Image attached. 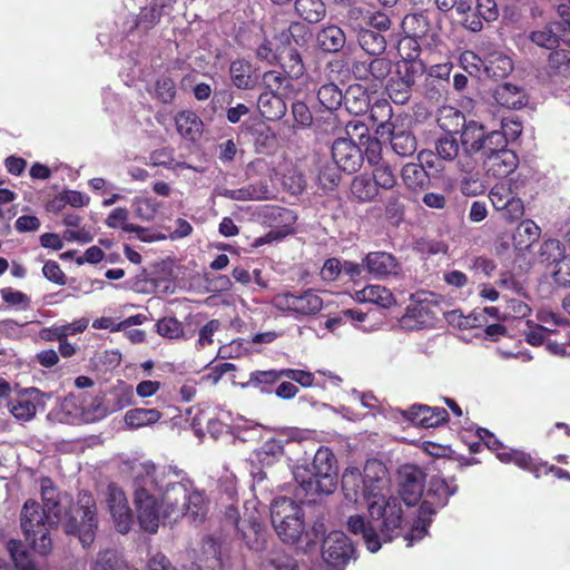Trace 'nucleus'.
Returning a JSON list of instances; mask_svg holds the SVG:
<instances>
[{
  "instance_id": "5701e85b",
  "label": "nucleus",
  "mask_w": 570,
  "mask_h": 570,
  "mask_svg": "<svg viewBox=\"0 0 570 570\" xmlns=\"http://www.w3.org/2000/svg\"><path fill=\"white\" fill-rule=\"evenodd\" d=\"M315 43L324 53H337L346 43V35L341 27L328 23L317 30Z\"/></svg>"
},
{
  "instance_id": "ea45409f",
  "label": "nucleus",
  "mask_w": 570,
  "mask_h": 570,
  "mask_svg": "<svg viewBox=\"0 0 570 570\" xmlns=\"http://www.w3.org/2000/svg\"><path fill=\"white\" fill-rule=\"evenodd\" d=\"M402 29L407 37H425L430 30L428 16L423 12L406 14L402 20Z\"/></svg>"
},
{
  "instance_id": "de8ad7c7",
  "label": "nucleus",
  "mask_w": 570,
  "mask_h": 570,
  "mask_svg": "<svg viewBox=\"0 0 570 570\" xmlns=\"http://www.w3.org/2000/svg\"><path fill=\"white\" fill-rule=\"evenodd\" d=\"M320 104L327 110H336L343 104V92L333 81L322 85L317 91Z\"/></svg>"
},
{
  "instance_id": "79ce46f5",
  "label": "nucleus",
  "mask_w": 570,
  "mask_h": 570,
  "mask_svg": "<svg viewBox=\"0 0 570 570\" xmlns=\"http://www.w3.org/2000/svg\"><path fill=\"white\" fill-rule=\"evenodd\" d=\"M440 128L446 134L453 135L462 130L466 124L464 114L453 107L443 108L438 118Z\"/></svg>"
},
{
  "instance_id": "f257e3e1",
  "label": "nucleus",
  "mask_w": 570,
  "mask_h": 570,
  "mask_svg": "<svg viewBox=\"0 0 570 570\" xmlns=\"http://www.w3.org/2000/svg\"><path fill=\"white\" fill-rule=\"evenodd\" d=\"M342 490L346 500L357 503L361 499L367 503L368 519L364 515H351L348 530L361 534L367 549L376 552L382 541L390 542L400 535L403 524L401 499L393 495L386 466L371 459L364 464L363 472L355 466L345 469L342 475Z\"/></svg>"
},
{
  "instance_id": "393cba45",
  "label": "nucleus",
  "mask_w": 570,
  "mask_h": 570,
  "mask_svg": "<svg viewBox=\"0 0 570 570\" xmlns=\"http://www.w3.org/2000/svg\"><path fill=\"white\" fill-rule=\"evenodd\" d=\"M495 101L508 109H521L528 104V95L522 87L504 82L493 94Z\"/></svg>"
},
{
  "instance_id": "39448f33",
  "label": "nucleus",
  "mask_w": 570,
  "mask_h": 570,
  "mask_svg": "<svg viewBox=\"0 0 570 570\" xmlns=\"http://www.w3.org/2000/svg\"><path fill=\"white\" fill-rule=\"evenodd\" d=\"M293 474L304 495L332 494L338 481L335 455L328 448H320L312 463L296 466Z\"/></svg>"
},
{
  "instance_id": "7c9ffc66",
  "label": "nucleus",
  "mask_w": 570,
  "mask_h": 570,
  "mask_svg": "<svg viewBox=\"0 0 570 570\" xmlns=\"http://www.w3.org/2000/svg\"><path fill=\"white\" fill-rule=\"evenodd\" d=\"M356 298L360 302L372 303L383 308H390L396 304L392 292L381 285H368L356 292Z\"/></svg>"
},
{
  "instance_id": "473e14b6",
  "label": "nucleus",
  "mask_w": 570,
  "mask_h": 570,
  "mask_svg": "<svg viewBox=\"0 0 570 570\" xmlns=\"http://www.w3.org/2000/svg\"><path fill=\"white\" fill-rule=\"evenodd\" d=\"M161 419V413L156 409L135 407L125 413L124 422L130 430L150 426Z\"/></svg>"
},
{
  "instance_id": "0e129e2a",
  "label": "nucleus",
  "mask_w": 570,
  "mask_h": 570,
  "mask_svg": "<svg viewBox=\"0 0 570 570\" xmlns=\"http://www.w3.org/2000/svg\"><path fill=\"white\" fill-rule=\"evenodd\" d=\"M370 61V79L382 83L392 71V61L385 57H379Z\"/></svg>"
},
{
  "instance_id": "c85d7f7f",
  "label": "nucleus",
  "mask_w": 570,
  "mask_h": 570,
  "mask_svg": "<svg viewBox=\"0 0 570 570\" xmlns=\"http://www.w3.org/2000/svg\"><path fill=\"white\" fill-rule=\"evenodd\" d=\"M175 122L177 131L185 139L195 141L203 132V121L194 111L184 110L178 112Z\"/></svg>"
},
{
  "instance_id": "4c0bfd02",
  "label": "nucleus",
  "mask_w": 570,
  "mask_h": 570,
  "mask_svg": "<svg viewBox=\"0 0 570 570\" xmlns=\"http://www.w3.org/2000/svg\"><path fill=\"white\" fill-rule=\"evenodd\" d=\"M401 178L404 185L412 190L422 189L429 183L428 171L417 163L405 164L401 170Z\"/></svg>"
},
{
  "instance_id": "69168bd1",
  "label": "nucleus",
  "mask_w": 570,
  "mask_h": 570,
  "mask_svg": "<svg viewBox=\"0 0 570 570\" xmlns=\"http://www.w3.org/2000/svg\"><path fill=\"white\" fill-rule=\"evenodd\" d=\"M0 296L4 303L20 309H27L31 303L28 295L11 287L1 288Z\"/></svg>"
},
{
  "instance_id": "774afa93",
  "label": "nucleus",
  "mask_w": 570,
  "mask_h": 570,
  "mask_svg": "<svg viewBox=\"0 0 570 570\" xmlns=\"http://www.w3.org/2000/svg\"><path fill=\"white\" fill-rule=\"evenodd\" d=\"M551 276L556 284L570 286V255H566L552 265Z\"/></svg>"
},
{
  "instance_id": "09e8293b",
  "label": "nucleus",
  "mask_w": 570,
  "mask_h": 570,
  "mask_svg": "<svg viewBox=\"0 0 570 570\" xmlns=\"http://www.w3.org/2000/svg\"><path fill=\"white\" fill-rule=\"evenodd\" d=\"M351 193L358 202H371L379 195V189L372 178L360 175L354 177Z\"/></svg>"
},
{
  "instance_id": "13d9d810",
  "label": "nucleus",
  "mask_w": 570,
  "mask_h": 570,
  "mask_svg": "<svg viewBox=\"0 0 570 570\" xmlns=\"http://www.w3.org/2000/svg\"><path fill=\"white\" fill-rule=\"evenodd\" d=\"M156 332L166 338L185 337L183 324L175 317H164L156 323Z\"/></svg>"
},
{
  "instance_id": "338daca9",
  "label": "nucleus",
  "mask_w": 570,
  "mask_h": 570,
  "mask_svg": "<svg viewBox=\"0 0 570 570\" xmlns=\"http://www.w3.org/2000/svg\"><path fill=\"white\" fill-rule=\"evenodd\" d=\"M460 63L471 76L480 78L483 75L484 59H481L473 51H464L460 57Z\"/></svg>"
},
{
  "instance_id": "c9c22d12",
  "label": "nucleus",
  "mask_w": 570,
  "mask_h": 570,
  "mask_svg": "<svg viewBox=\"0 0 570 570\" xmlns=\"http://www.w3.org/2000/svg\"><path fill=\"white\" fill-rule=\"evenodd\" d=\"M285 377L282 370L254 371L249 374V380L243 383V387H256L262 393H272L271 386Z\"/></svg>"
},
{
  "instance_id": "9d476101",
  "label": "nucleus",
  "mask_w": 570,
  "mask_h": 570,
  "mask_svg": "<svg viewBox=\"0 0 570 570\" xmlns=\"http://www.w3.org/2000/svg\"><path fill=\"white\" fill-rule=\"evenodd\" d=\"M521 184L513 179L497 183L489 193V199L493 207L502 212L504 219L509 222L521 218L524 214V205L519 197Z\"/></svg>"
},
{
  "instance_id": "dca6fc26",
  "label": "nucleus",
  "mask_w": 570,
  "mask_h": 570,
  "mask_svg": "<svg viewBox=\"0 0 570 570\" xmlns=\"http://www.w3.org/2000/svg\"><path fill=\"white\" fill-rule=\"evenodd\" d=\"M424 474L413 464H404L399 469V487L402 501L414 505L423 494Z\"/></svg>"
},
{
  "instance_id": "49530a36",
  "label": "nucleus",
  "mask_w": 570,
  "mask_h": 570,
  "mask_svg": "<svg viewBox=\"0 0 570 570\" xmlns=\"http://www.w3.org/2000/svg\"><path fill=\"white\" fill-rule=\"evenodd\" d=\"M278 62L291 78L297 79L304 75L305 66L303 59L301 53L294 48L284 49Z\"/></svg>"
},
{
  "instance_id": "b1692460",
  "label": "nucleus",
  "mask_w": 570,
  "mask_h": 570,
  "mask_svg": "<svg viewBox=\"0 0 570 570\" xmlns=\"http://www.w3.org/2000/svg\"><path fill=\"white\" fill-rule=\"evenodd\" d=\"M405 414L412 423L424 428L436 426L448 419V413L444 409L430 407L428 405H412Z\"/></svg>"
},
{
  "instance_id": "72a5a7b5",
  "label": "nucleus",
  "mask_w": 570,
  "mask_h": 570,
  "mask_svg": "<svg viewBox=\"0 0 570 570\" xmlns=\"http://www.w3.org/2000/svg\"><path fill=\"white\" fill-rule=\"evenodd\" d=\"M540 232V227L533 220H522L512 235L513 246L518 250L528 249L539 238Z\"/></svg>"
},
{
  "instance_id": "20e7f679",
  "label": "nucleus",
  "mask_w": 570,
  "mask_h": 570,
  "mask_svg": "<svg viewBox=\"0 0 570 570\" xmlns=\"http://www.w3.org/2000/svg\"><path fill=\"white\" fill-rule=\"evenodd\" d=\"M168 485H170V495H167V513L171 515L174 522L185 515L195 523L203 522L209 511L206 493L195 488L186 473L176 466H173Z\"/></svg>"
},
{
  "instance_id": "58836bf2",
  "label": "nucleus",
  "mask_w": 570,
  "mask_h": 570,
  "mask_svg": "<svg viewBox=\"0 0 570 570\" xmlns=\"http://www.w3.org/2000/svg\"><path fill=\"white\" fill-rule=\"evenodd\" d=\"M357 41L360 47L370 56H380L386 49L385 37L370 29H361Z\"/></svg>"
},
{
  "instance_id": "423d86ee",
  "label": "nucleus",
  "mask_w": 570,
  "mask_h": 570,
  "mask_svg": "<svg viewBox=\"0 0 570 570\" xmlns=\"http://www.w3.org/2000/svg\"><path fill=\"white\" fill-rule=\"evenodd\" d=\"M456 491L458 485L454 480H445L441 476L430 479L419 509L417 520L414 522L411 533L405 537L409 547L413 544L414 540H420L426 534L432 515L436 513L438 509L444 508Z\"/></svg>"
},
{
  "instance_id": "6ab92c4d",
  "label": "nucleus",
  "mask_w": 570,
  "mask_h": 570,
  "mask_svg": "<svg viewBox=\"0 0 570 570\" xmlns=\"http://www.w3.org/2000/svg\"><path fill=\"white\" fill-rule=\"evenodd\" d=\"M226 517L240 532L243 540L250 550L259 551L265 547V532L261 522L256 519L239 522L237 511L229 507Z\"/></svg>"
},
{
  "instance_id": "2eb2a0df",
  "label": "nucleus",
  "mask_w": 570,
  "mask_h": 570,
  "mask_svg": "<svg viewBox=\"0 0 570 570\" xmlns=\"http://www.w3.org/2000/svg\"><path fill=\"white\" fill-rule=\"evenodd\" d=\"M354 549L350 539L341 531L330 532L323 539L322 557L323 560L335 568L344 566L353 556Z\"/></svg>"
},
{
  "instance_id": "ddd939ff",
  "label": "nucleus",
  "mask_w": 570,
  "mask_h": 570,
  "mask_svg": "<svg viewBox=\"0 0 570 570\" xmlns=\"http://www.w3.org/2000/svg\"><path fill=\"white\" fill-rule=\"evenodd\" d=\"M105 502L119 533H127L134 524V514L126 493L121 488L111 483L105 492Z\"/></svg>"
},
{
  "instance_id": "7ed1b4c3",
  "label": "nucleus",
  "mask_w": 570,
  "mask_h": 570,
  "mask_svg": "<svg viewBox=\"0 0 570 570\" xmlns=\"http://www.w3.org/2000/svg\"><path fill=\"white\" fill-rule=\"evenodd\" d=\"M40 490L43 508L38 502L28 500L21 511V528L31 548L45 556L52 547L50 529L62 521L65 507L49 478L40 480Z\"/></svg>"
},
{
  "instance_id": "412c9836",
  "label": "nucleus",
  "mask_w": 570,
  "mask_h": 570,
  "mask_svg": "<svg viewBox=\"0 0 570 570\" xmlns=\"http://www.w3.org/2000/svg\"><path fill=\"white\" fill-rule=\"evenodd\" d=\"M366 271L376 278L396 276L401 272L397 259L386 252H372L363 258Z\"/></svg>"
},
{
  "instance_id": "5fc2aeb1",
  "label": "nucleus",
  "mask_w": 570,
  "mask_h": 570,
  "mask_svg": "<svg viewBox=\"0 0 570 570\" xmlns=\"http://www.w3.org/2000/svg\"><path fill=\"white\" fill-rule=\"evenodd\" d=\"M265 570H297L295 560L282 550L269 551L264 561Z\"/></svg>"
},
{
  "instance_id": "f3484780",
  "label": "nucleus",
  "mask_w": 570,
  "mask_h": 570,
  "mask_svg": "<svg viewBox=\"0 0 570 570\" xmlns=\"http://www.w3.org/2000/svg\"><path fill=\"white\" fill-rule=\"evenodd\" d=\"M265 217L271 219V224L275 228L269 230L264 237L257 238L255 242L257 246L282 239L293 233L296 216L291 209L275 206L266 207Z\"/></svg>"
},
{
  "instance_id": "bb28decb",
  "label": "nucleus",
  "mask_w": 570,
  "mask_h": 570,
  "mask_svg": "<svg viewBox=\"0 0 570 570\" xmlns=\"http://www.w3.org/2000/svg\"><path fill=\"white\" fill-rule=\"evenodd\" d=\"M294 13L303 21L314 24L325 19L327 10L323 0H294Z\"/></svg>"
},
{
  "instance_id": "f03ea898",
  "label": "nucleus",
  "mask_w": 570,
  "mask_h": 570,
  "mask_svg": "<svg viewBox=\"0 0 570 570\" xmlns=\"http://www.w3.org/2000/svg\"><path fill=\"white\" fill-rule=\"evenodd\" d=\"M137 520L147 532L155 533L161 523L173 522L167 513L168 480L173 466H157L151 461L135 460L129 465Z\"/></svg>"
},
{
  "instance_id": "f8f14e48",
  "label": "nucleus",
  "mask_w": 570,
  "mask_h": 570,
  "mask_svg": "<svg viewBox=\"0 0 570 570\" xmlns=\"http://www.w3.org/2000/svg\"><path fill=\"white\" fill-rule=\"evenodd\" d=\"M50 397V394L43 393L39 389H23L8 402V410L16 420L28 422L36 416L39 410H45L46 401Z\"/></svg>"
},
{
  "instance_id": "603ef678",
  "label": "nucleus",
  "mask_w": 570,
  "mask_h": 570,
  "mask_svg": "<svg viewBox=\"0 0 570 570\" xmlns=\"http://www.w3.org/2000/svg\"><path fill=\"white\" fill-rule=\"evenodd\" d=\"M507 146L508 139L505 138V134H502L500 130L488 131L478 154H481L484 159L488 156L501 153Z\"/></svg>"
},
{
  "instance_id": "a19ab883",
  "label": "nucleus",
  "mask_w": 570,
  "mask_h": 570,
  "mask_svg": "<svg viewBox=\"0 0 570 570\" xmlns=\"http://www.w3.org/2000/svg\"><path fill=\"white\" fill-rule=\"evenodd\" d=\"M558 29V22H549L542 28L531 31L529 39L538 47L554 49L559 45Z\"/></svg>"
},
{
  "instance_id": "6e6552de",
  "label": "nucleus",
  "mask_w": 570,
  "mask_h": 570,
  "mask_svg": "<svg viewBox=\"0 0 570 570\" xmlns=\"http://www.w3.org/2000/svg\"><path fill=\"white\" fill-rule=\"evenodd\" d=\"M271 519L276 534L285 543H296L305 532L303 510L291 498L282 497L273 500Z\"/></svg>"
},
{
  "instance_id": "680f3d73",
  "label": "nucleus",
  "mask_w": 570,
  "mask_h": 570,
  "mask_svg": "<svg viewBox=\"0 0 570 570\" xmlns=\"http://www.w3.org/2000/svg\"><path fill=\"white\" fill-rule=\"evenodd\" d=\"M283 451L282 442L271 439L257 450L256 456L263 464H272L275 459L282 456Z\"/></svg>"
},
{
  "instance_id": "4468645a",
  "label": "nucleus",
  "mask_w": 570,
  "mask_h": 570,
  "mask_svg": "<svg viewBox=\"0 0 570 570\" xmlns=\"http://www.w3.org/2000/svg\"><path fill=\"white\" fill-rule=\"evenodd\" d=\"M376 135L384 140H389L393 151L407 157L416 150V138L411 130L391 121H383L377 126Z\"/></svg>"
},
{
  "instance_id": "1a4fd4ad",
  "label": "nucleus",
  "mask_w": 570,
  "mask_h": 570,
  "mask_svg": "<svg viewBox=\"0 0 570 570\" xmlns=\"http://www.w3.org/2000/svg\"><path fill=\"white\" fill-rule=\"evenodd\" d=\"M272 305L281 312L301 318L317 314L323 308V298L314 289L299 293L284 292L274 295Z\"/></svg>"
},
{
  "instance_id": "bf43d9fd",
  "label": "nucleus",
  "mask_w": 570,
  "mask_h": 570,
  "mask_svg": "<svg viewBox=\"0 0 570 570\" xmlns=\"http://www.w3.org/2000/svg\"><path fill=\"white\" fill-rule=\"evenodd\" d=\"M548 66L553 75L567 76L570 73V52L557 50L549 55Z\"/></svg>"
},
{
  "instance_id": "e2e57ef3",
  "label": "nucleus",
  "mask_w": 570,
  "mask_h": 570,
  "mask_svg": "<svg viewBox=\"0 0 570 570\" xmlns=\"http://www.w3.org/2000/svg\"><path fill=\"white\" fill-rule=\"evenodd\" d=\"M83 412L91 421H98L110 414L107 401L102 396H95L83 404Z\"/></svg>"
},
{
  "instance_id": "a211bd4d",
  "label": "nucleus",
  "mask_w": 570,
  "mask_h": 570,
  "mask_svg": "<svg viewBox=\"0 0 570 570\" xmlns=\"http://www.w3.org/2000/svg\"><path fill=\"white\" fill-rule=\"evenodd\" d=\"M332 158L343 171L353 174L357 171L363 163L361 148L352 139L341 137L332 145Z\"/></svg>"
},
{
  "instance_id": "864d4df0",
  "label": "nucleus",
  "mask_w": 570,
  "mask_h": 570,
  "mask_svg": "<svg viewBox=\"0 0 570 570\" xmlns=\"http://www.w3.org/2000/svg\"><path fill=\"white\" fill-rule=\"evenodd\" d=\"M564 256V247L558 239H547L539 248L540 262L551 266Z\"/></svg>"
},
{
  "instance_id": "0eeeda50",
  "label": "nucleus",
  "mask_w": 570,
  "mask_h": 570,
  "mask_svg": "<svg viewBox=\"0 0 570 570\" xmlns=\"http://www.w3.org/2000/svg\"><path fill=\"white\" fill-rule=\"evenodd\" d=\"M63 530L77 535L83 548L92 544L98 528L97 507L94 497L87 492L79 493L76 505L70 512L62 513Z\"/></svg>"
},
{
  "instance_id": "aec40b11",
  "label": "nucleus",
  "mask_w": 570,
  "mask_h": 570,
  "mask_svg": "<svg viewBox=\"0 0 570 570\" xmlns=\"http://www.w3.org/2000/svg\"><path fill=\"white\" fill-rule=\"evenodd\" d=\"M459 170L463 174L461 179V191L465 196H478L487 190V185L481 179L480 173L475 170L476 159L471 155H461Z\"/></svg>"
},
{
  "instance_id": "9b49d317",
  "label": "nucleus",
  "mask_w": 570,
  "mask_h": 570,
  "mask_svg": "<svg viewBox=\"0 0 570 570\" xmlns=\"http://www.w3.org/2000/svg\"><path fill=\"white\" fill-rule=\"evenodd\" d=\"M424 72L425 65L423 62L399 65L396 75L386 85L390 99L397 105L406 104L411 98L413 86Z\"/></svg>"
},
{
  "instance_id": "052dcab7",
  "label": "nucleus",
  "mask_w": 570,
  "mask_h": 570,
  "mask_svg": "<svg viewBox=\"0 0 570 570\" xmlns=\"http://www.w3.org/2000/svg\"><path fill=\"white\" fill-rule=\"evenodd\" d=\"M399 51L404 60L402 63L423 62L417 59L421 52L419 38L405 36L399 43Z\"/></svg>"
},
{
  "instance_id": "8fccbe9b",
  "label": "nucleus",
  "mask_w": 570,
  "mask_h": 570,
  "mask_svg": "<svg viewBox=\"0 0 570 570\" xmlns=\"http://www.w3.org/2000/svg\"><path fill=\"white\" fill-rule=\"evenodd\" d=\"M91 570H135L115 550L101 551Z\"/></svg>"
},
{
  "instance_id": "4be33fe9",
  "label": "nucleus",
  "mask_w": 570,
  "mask_h": 570,
  "mask_svg": "<svg viewBox=\"0 0 570 570\" xmlns=\"http://www.w3.org/2000/svg\"><path fill=\"white\" fill-rule=\"evenodd\" d=\"M519 165V158L514 151L503 148L501 153L488 156L483 159L485 174L493 178L507 177L513 173Z\"/></svg>"
},
{
  "instance_id": "cd10ccee",
  "label": "nucleus",
  "mask_w": 570,
  "mask_h": 570,
  "mask_svg": "<svg viewBox=\"0 0 570 570\" xmlns=\"http://www.w3.org/2000/svg\"><path fill=\"white\" fill-rule=\"evenodd\" d=\"M261 115L271 121L278 120L286 114V104L281 95L262 92L257 100Z\"/></svg>"
},
{
  "instance_id": "c03bdc74",
  "label": "nucleus",
  "mask_w": 570,
  "mask_h": 570,
  "mask_svg": "<svg viewBox=\"0 0 570 570\" xmlns=\"http://www.w3.org/2000/svg\"><path fill=\"white\" fill-rule=\"evenodd\" d=\"M252 66L244 60L233 61L229 68L230 78L234 86L238 89H252L255 86V79L250 75Z\"/></svg>"
},
{
  "instance_id": "c756f323",
  "label": "nucleus",
  "mask_w": 570,
  "mask_h": 570,
  "mask_svg": "<svg viewBox=\"0 0 570 570\" xmlns=\"http://www.w3.org/2000/svg\"><path fill=\"white\" fill-rule=\"evenodd\" d=\"M220 196L233 200H262L269 197V189L266 184H250L238 189L224 188L218 193Z\"/></svg>"
},
{
  "instance_id": "3c124183",
  "label": "nucleus",
  "mask_w": 570,
  "mask_h": 570,
  "mask_svg": "<svg viewBox=\"0 0 570 570\" xmlns=\"http://www.w3.org/2000/svg\"><path fill=\"white\" fill-rule=\"evenodd\" d=\"M307 36L306 27L301 22L294 21L291 22L287 29L282 30L276 36V40L284 46L291 45V40H293L296 46L302 47L306 45Z\"/></svg>"
},
{
  "instance_id": "4d7b16f0",
  "label": "nucleus",
  "mask_w": 570,
  "mask_h": 570,
  "mask_svg": "<svg viewBox=\"0 0 570 570\" xmlns=\"http://www.w3.org/2000/svg\"><path fill=\"white\" fill-rule=\"evenodd\" d=\"M373 183L377 185V189H392L396 185V175L393 168L387 163H380L375 165L372 174Z\"/></svg>"
},
{
  "instance_id": "37998d69",
  "label": "nucleus",
  "mask_w": 570,
  "mask_h": 570,
  "mask_svg": "<svg viewBox=\"0 0 570 570\" xmlns=\"http://www.w3.org/2000/svg\"><path fill=\"white\" fill-rule=\"evenodd\" d=\"M106 401L110 413L130 406L135 403L132 387L130 385L120 384L109 392V397Z\"/></svg>"
},
{
  "instance_id": "a878e982",
  "label": "nucleus",
  "mask_w": 570,
  "mask_h": 570,
  "mask_svg": "<svg viewBox=\"0 0 570 570\" xmlns=\"http://www.w3.org/2000/svg\"><path fill=\"white\" fill-rule=\"evenodd\" d=\"M487 132L485 128L479 122L474 120L466 122L461 130V155H471L473 157V154H478Z\"/></svg>"
},
{
  "instance_id": "a18cd8bd",
  "label": "nucleus",
  "mask_w": 570,
  "mask_h": 570,
  "mask_svg": "<svg viewBox=\"0 0 570 570\" xmlns=\"http://www.w3.org/2000/svg\"><path fill=\"white\" fill-rule=\"evenodd\" d=\"M434 148L440 159L445 161L456 160V165L459 166V159L462 153H460L458 139L453 135H443L438 138Z\"/></svg>"
},
{
  "instance_id": "f704fd0d",
  "label": "nucleus",
  "mask_w": 570,
  "mask_h": 570,
  "mask_svg": "<svg viewBox=\"0 0 570 570\" xmlns=\"http://www.w3.org/2000/svg\"><path fill=\"white\" fill-rule=\"evenodd\" d=\"M343 101L350 114L362 115L367 111L370 99L366 90L360 86H350L343 95Z\"/></svg>"
},
{
  "instance_id": "e433bc0d",
  "label": "nucleus",
  "mask_w": 570,
  "mask_h": 570,
  "mask_svg": "<svg viewBox=\"0 0 570 570\" xmlns=\"http://www.w3.org/2000/svg\"><path fill=\"white\" fill-rule=\"evenodd\" d=\"M128 216H129V213L126 208H124V207L115 208L108 215V217L106 219V224L110 228L120 227L124 232L136 233L138 235V238L141 240H145V242L150 240L146 236V234H147L146 228L127 223Z\"/></svg>"
},
{
  "instance_id": "2f4dec72",
  "label": "nucleus",
  "mask_w": 570,
  "mask_h": 570,
  "mask_svg": "<svg viewBox=\"0 0 570 570\" xmlns=\"http://www.w3.org/2000/svg\"><path fill=\"white\" fill-rule=\"evenodd\" d=\"M513 70V63L509 56L493 51L484 59L483 75L490 78H504Z\"/></svg>"
},
{
  "instance_id": "6e6d98bb",
  "label": "nucleus",
  "mask_w": 570,
  "mask_h": 570,
  "mask_svg": "<svg viewBox=\"0 0 570 570\" xmlns=\"http://www.w3.org/2000/svg\"><path fill=\"white\" fill-rule=\"evenodd\" d=\"M342 168L335 163L324 164L318 171V183L324 189H334L341 180Z\"/></svg>"
}]
</instances>
